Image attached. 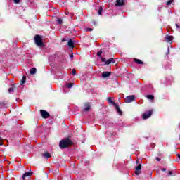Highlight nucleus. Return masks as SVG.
<instances>
[{
  "mask_svg": "<svg viewBox=\"0 0 180 180\" xmlns=\"http://www.w3.org/2000/svg\"><path fill=\"white\" fill-rule=\"evenodd\" d=\"M71 144H72V141L70 139H66L60 141L59 147L60 148H67Z\"/></svg>",
  "mask_w": 180,
  "mask_h": 180,
  "instance_id": "1",
  "label": "nucleus"
},
{
  "mask_svg": "<svg viewBox=\"0 0 180 180\" xmlns=\"http://www.w3.org/2000/svg\"><path fill=\"white\" fill-rule=\"evenodd\" d=\"M108 103H111L112 105H113L115 106V108L119 115H122V110H120V108H119V106L117 105V104H116V103H115V101H112V98H108Z\"/></svg>",
  "mask_w": 180,
  "mask_h": 180,
  "instance_id": "2",
  "label": "nucleus"
},
{
  "mask_svg": "<svg viewBox=\"0 0 180 180\" xmlns=\"http://www.w3.org/2000/svg\"><path fill=\"white\" fill-rule=\"evenodd\" d=\"M35 44L39 47H41L43 46V41H41V37L40 35H36L34 37Z\"/></svg>",
  "mask_w": 180,
  "mask_h": 180,
  "instance_id": "3",
  "label": "nucleus"
},
{
  "mask_svg": "<svg viewBox=\"0 0 180 180\" xmlns=\"http://www.w3.org/2000/svg\"><path fill=\"white\" fill-rule=\"evenodd\" d=\"M135 98L136 97L134 96V95L127 96L125 98L126 103H130L133 102V101H134Z\"/></svg>",
  "mask_w": 180,
  "mask_h": 180,
  "instance_id": "4",
  "label": "nucleus"
},
{
  "mask_svg": "<svg viewBox=\"0 0 180 180\" xmlns=\"http://www.w3.org/2000/svg\"><path fill=\"white\" fill-rule=\"evenodd\" d=\"M40 112H41V115L42 117H44V119H47V118L50 117V114L47 111H46L44 110H41Z\"/></svg>",
  "mask_w": 180,
  "mask_h": 180,
  "instance_id": "5",
  "label": "nucleus"
},
{
  "mask_svg": "<svg viewBox=\"0 0 180 180\" xmlns=\"http://www.w3.org/2000/svg\"><path fill=\"white\" fill-rule=\"evenodd\" d=\"M151 115H153V111L149 110L148 112H146L143 115V119H148V117H150Z\"/></svg>",
  "mask_w": 180,
  "mask_h": 180,
  "instance_id": "6",
  "label": "nucleus"
},
{
  "mask_svg": "<svg viewBox=\"0 0 180 180\" xmlns=\"http://www.w3.org/2000/svg\"><path fill=\"white\" fill-rule=\"evenodd\" d=\"M141 172V164H139L136 168L135 174L136 175H139Z\"/></svg>",
  "mask_w": 180,
  "mask_h": 180,
  "instance_id": "7",
  "label": "nucleus"
},
{
  "mask_svg": "<svg viewBox=\"0 0 180 180\" xmlns=\"http://www.w3.org/2000/svg\"><path fill=\"white\" fill-rule=\"evenodd\" d=\"M124 5V0H117L116 6H123Z\"/></svg>",
  "mask_w": 180,
  "mask_h": 180,
  "instance_id": "8",
  "label": "nucleus"
},
{
  "mask_svg": "<svg viewBox=\"0 0 180 180\" xmlns=\"http://www.w3.org/2000/svg\"><path fill=\"white\" fill-rule=\"evenodd\" d=\"M174 40V37L171 35H166L165 37V41H167V43H169V41H172Z\"/></svg>",
  "mask_w": 180,
  "mask_h": 180,
  "instance_id": "9",
  "label": "nucleus"
},
{
  "mask_svg": "<svg viewBox=\"0 0 180 180\" xmlns=\"http://www.w3.org/2000/svg\"><path fill=\"white\" fill-rule=\"evenodd\" d=\"M112 73L110 72H104L102 73L103 78H108V77H110Z\"/></svg>",
  "mask_w": 180,
  "mask_h": 180,
  "instance_id": "10",
  "label": "nucleus"
},
{
  "mask_svg": "<svg viewBox=\"0 0 180 180\" xmlns=\"http://www.w3.org/2000/svg\"><path fill=\"white\" fill-rule=\"evenodd\" d=\"M110 63H112L113 64H115V59H113V58H111L105 61V65H109V64H110Z\"/></svg>",
  "mask_w": 180,
  "mask_h": 180,
  "instance_id": "11",
  "label": "nucleus"
},
{
  "mask_svg": "<svg viewBox=\"0 0 180 180\" xmlns=\"http://www.w3.org/2000/svg\"><path fill=\"white\" fill-rule=\"evenodd\" d=\"M32 174L33 172H27L23 174L22 179H25L26 177L32 176Z\"/></svg>",
  "mask_w": 180,
  "mask_h": 180,
  "instance_id": "12",
  "label": "nucleus"
},
{
  "mask_svg": "<svg viewBox=\"0 0 180 180\" xmlns=\"http://www.w3.org/2000/svg\"><path fill=\"white\" fill-rule=\"evenodd\" d=\"M68 46L69 47H71L72 49L74 48V42L72 41V40L70 39L68 43Z\"/></svg>",
  "mask_w": 180,
  "mask_h": 180,
  "instance_id": "13",
  "label": "nucleus"
},
{
  "mask_svg": "<svg viewBox=\"0 0 180 180\" xmlns=\"http://www.w3.org/2000/svg\"><path fill=\"white\" fill-rule=\"evenodd\" d=\"M84 106H85V108H84V112H88V110L91 109V106L89 105V104H85Z\"/></svg>",
  "mask_w": 180,
  "mask_h": 180,
  "instance_id": "14",
  "label": "nucleus"
},
{
  "mask_svg": "<svg viewBox=\"0 0 180 180\" xmlns=\"http://www.w3.org/2000/svg\"><path fill=\"white\" fill-rule=\"evenodd\" d=\"M43 157H44V158H50V157H51V155H50V153L45 152L44 153H43Z\"/></svg>",
  "mask_w": 180,
  "mask_h": 180,
  "instance_id": "15",
  "label": "nucleus"
},
{
  "mask_svg": "<svg viewBox=\"0 0 180 180\" xmlns=\"http://www.w3.org/2000/svg\"><path fill=\"white\" fill-rule=\"evenodd\" d=\"M36 68H32L31 70H30V74H32V75H34L36 73Z\"/></svg>",
  "mask_w": 180,
  "mask_h": 180,
  "instance_id": "16",
  "label": "nucleus"
},
{
  "mask_svg": "<svg viewBox=\"0 0 180 180\" xmlns=\"http://www.w3.org/2000/svg\"><path fill=\"white\" fill-rule=\"evenodd\" d=\"M135 63H136V64H144V63H143V61H141V60L139 59H134Z\"/></svg>",
  "mask_w": 180,
  "mask_h": 180,
  "instance_id": "17",
  "label": "nucleus"
},
{
  "mask_svg": "<svg viewBox=\"0 0 180 180\" xmlns=\"http://www.w3.org/2000/svg\"><path fill=\"white\" fill-rule=\"evenodd\" d=\"M146 98H148V99H150V101H153V99H154V96L148 95V96H146Z\"/></svg>",
  "mask_w": 180,
  "mask_h": 180,
  "instance_id": "18",
  "label": "nucleus"
},
{
  "mask_svg": "<svg viewBox=\"0 0 180 180\" xmlns=\"http://www.w3.org/2000/svg\"><path fill=\"white\" fill-rule=\"evenodd\" d=\"M73 85L72 83H68L66 84V88H72Z\"/></svg>",
  "mask_w": 180,
  "mask_h": 180,
  "instance_id": "19",
  "label": "nucleus"
},
{
  "mask_svg": "<svg viewBox=\"0 0 180 180\" xmlns=\"http://www.w3.org/2000/svg\"><path fill=\"white\" fill-rule=\"evenodd\" d=\"M25 82H26V76H23L21 80V84H25Z\"/></svg>",
  "mask_w": 180,
  "mask_h": 180,
  "instance_id": "20",
  "label": "nucleus"
},
{
  "mask_svg": "<svg viewBox=\"0 0 180 180\" xmlns=\"http://www.w3.org/2000/svg\"><path fill=\"white\" fill-rule=\"evenodd\" d=\"M102 11H103V9L102 8V7H100L98 11V15H102Z\"/></svg>",
  "mask_w": 180,
  "mask_h": 180,
  "instance_id": "21",
  "label": "nucleus"
},
{
  "mask_svg": "<svg viewBox=\"0 0 180 180\" xmlns=\"http://www.w3.org/2000/svg\"><path fill=\"white\" fill-rule=\"evenodd\" d=\"M9 94H13V87H11L8 89Z\"/></svg>",
  "mask_w": 180,
  "mask_h": 180,
  "instance_id": "22",
  "label": "nucleus"
},
{
  "mask_svg": "<svg viewBox=\"0 0 180 180\" xmlns=\"http://www.w3.org/2000/svg\"><path fill=\"white\" fill-rule=\"evenodd\" d=\"M172 2H174V0H169L167 2L166 5L169 6Z\"/></svg>",
  "mask_w": 180,
  "mask_h": 180,
  "instance_id": "23",
  "label": "nucleus"
},
{
  "mask_svg": "<svg viewBox=\"0 0 180 180\" xmlns=\"http://www.w3.org/2000/svg\"><path fill=\"white\" fill-rule=\"evenodd\" d=\"M57 22H58V25H61V23H63V20H61L60 18H58L57 20Z\"/></svg>",
  "mask_w": 180,
  "mask_h": 180,
  "instance_id": "24",
  "label": "nucleus"
},
{
  "mask_svg": "<svg viewBox=\"0 0 180 180\" xmlns=\"http://www.w3.org/2000/svg\"><path fill=\"white\" fill-rule=\"evenodd\" d=\"M77 74V70L75 69L72 70V75H75Z\"/></svg>",
  "mask_w": 180,
  "mask_h": 180,
  "instance_id": "25",
  "label": "nucleus"
},
{
  "mask_svg": "<svg viewBox=\"0 0 180 180\" xmlns=\"http://www.w3.org/2000/svg\"><path fill=\"white\" fill-rule=\"evenodd\" d=\"M102 51H98V53H97V56H98V57H101L102 56Z\"/></svg>",
  "mask_w": 180,
  "mask_h": 180,
  "instance_id": "26",
  "label": "nucleus"
},
{
  "mask_svg": "<svg viewBox=\"0 0 180 180\" xmlns=\"http://www.w3.org/2000/svg\"><path fill=\"white\" fill-rule=\"evenodd\" d=\"M101 61H102V63H105V64L106 63V58H101Z\"/></svg>",
  "mask_w": 180,
  "mask_h": 180,
  "instance_id": "27",
  "label": "nucleus"
},
{
  "mask_svg": "<svg viewBox=\"0 0 180 180\" xmlns=\"http://www.w3.org/2000/svg\"><path fill=\"white\" fill-rule=\"evenodd\" d=\"M0 146H4V142L2 141L1 137H0Z\"/></svg>",
  "mask_w": 180,
  "mask_h": 180,
  "instance_id": "28",
  "label": "nucleus"
},
{
  "mask_svg": "<svg viewBox=\"0 0 180 180\" xmlns=\"http://www.w3.org/2000/svg\"><path fill=\"white\" fill-rule=\"evenodd\" d=\"M86 32H92V28H86Z\"/></svg>",
  "mask_w": 180,
  "mask_h": 180,
  "instance_id": "29",
  "label": "nucleus"
},
{
  "mask_svg": "<svg viewBox=\"0 0 180 180\" xmlns=\"http://www.w3.org/2000/svg\"><path fill=\"white\" fill-rule=\"evenodd\" d=\"M15 4H19L20 2V0H14Z\"/></svg>",
  "mask_w": 180,
  "mask_h": 180,
  "instance_id": "30",
  "label": "nucleus"
},
{
  "mask_svg": "<svg viewBox=\"0 0 180 180\" xmlns=\"http://www.w3.org/2000/svg\"><path fill=\"white\" fill-rule=\"evenodd\" d=\"M168 175H169V176L172 175V172L169 171V172H168Z\"/></svg>",
  "mask_w": 180,
  "mask_h": 180,
  "instance_id": "31",
  "label": "nucleus"
},
{
  "mask_svg": "<svg viewBox=\"0 0 180 180\" xmlns=\"http://www.w3.org/2000/svg\"><path fill=\"white\" fill-rule=\"evenodd\" d=\"M156 160H157V161H161V158H156Z\"/></svg>",
  "mask_w": 180,
  "mask_h": 180,
  "instance_id": "32",
  "label": "nucleus"
},
{
  "mask_svg": "<svg viewBox=\"0 0 180 180\" xmlns=\"http://www.w3.org/2000/svg\"><path fill=\"white\" fill-rule=\"evenodd\" d=\"M176 26L177 29H179V25L178 24H176Z\"/></svg>",
  "mask_w": 180,
  "mask_h": 180,
  "instance_id": "33",
  "label": "nucleus"
},
{
  "mask_svg": "<svg viewBox=\"0 0 180 180\" xmlns=\"http://www.w3.org/2000/svg\"><path fill=\"white\" fill-rule=\"evenodd\" d=\"M177 157H178V159L180 160V155L179 154L177 155Z\"/></svg>",
  "mask_w": 180,
  "mask_h": 180,
  "instance_id": "34",
  "label": "nucleus"
},
{
  "mask_svg": "<svg viewBox=\"0 0 180 180\" xmlns=\"http://www.w3.org/2000/svg\"><path fill=\"white\" fill-rule=\"evenodd\" d=\"M161 170L162 171H167V169L163 168V169H161Z\"/></svg>",
  "mask_w": 180,
  "mask_h": 180,
  "instance_id": "35",
  "label": "nucleus"
},
{
  "mask_svg": "<svg viewBox=\"0 0 180 180\" xmlns=\"http://www.w3.org/2000/svg\"><path fill=\"white\" fill-rule=\"evenodd\" d=\"M70 57L72 58V55H70Z\"/></svg>",
  "mask_w": 180,
  "mask_h": 180,
  "instance_id": "36",
  "label": "nucleus"
},
{
  "mask_svg": "<svg viewBox=\"0 0 180 180\" xmlns=\"http://www.w3.org/2000/svg\"><path fill=\"white\" fill-rule=\"evenodd\" d=\"M136 162H139V160H136Z\"/></svg>",
  "mask_w": 180,
  "mask_h": 180,
  "instance_id": "37",
  "label": "nucleus"
}]
</instances>
